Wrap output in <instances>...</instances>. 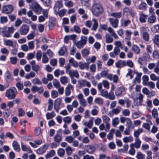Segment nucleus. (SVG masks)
Segmentation results:
<instances>
[{
    "instance_id": "obj_1",
    "label": "nucleus",
    "mask_w": 159,
    "mask_h": 159,
    "mask_svg": "<svg viewBox=\"0 0 159 159\" xmlns=\"http://www.w3.org/2000/svg\"><path fill=\"white\" fill-rule=\"evenodd\" d=\"M102 118L103 122L105 124V125L103 123L101 124L99 126V129L101 130H104L105 131H108L110 127V124L109 123L110 119L106 115L102 116Z\"/></svg>"
},
{
    "instance_id": "obj_2",
    "label": "nucleus",
    "mask_w": 159,
    "mask_h": 159,
    "mask_svg": "<svg viewBox=\"0 0 159 159\" xmlns=\"http://www.w3.org/2000/svg\"><path fill=\"white\" fill-rule=\"evenodd\" d=\"M17 93L16 89L13 87L7 89L5 93V96L9 99H14Z\"/></svg>"
},
{
    "instance_id": "obj_3",
    "label": "nucleus",
    "mask_w": 159,
    "mask_h": 159,
    "mask_svg": "<svg viewBox=\"0 0 159 159\" xmlns=\"http://www.w3.org/2000/svg\"><path fill=\"white\" fill-rule=\"evenodd\" d=\"M101 28L102 29L104 30H107L108 32L110 33L111 36L113 37L115 39H118V36L111 27H109L107 28V25H101Z\"/></svg>"
},
{
    "instance_id": "obj_4",
    "label": "nucleus",
    "mask_w": 159,
    "mask_h": 159,
    "mask_svg": "<svg viewBox=\"0 0 159 159\" xmlns=\"http://www.w3.org/2000/svg\"><path fill=\"white\" fill-rule=\"evenodd\" d=\"M78 83L79 87L81 88L86 86L90 88L91 86L90 83L84 79H80L78 80Z\"/></svg>"
},
{
    "instance_id": "obj_5",
    "label": "nucleus",
    "mask_w": 159,
    "mask_h": 159,
    "mask_svg": "<svg viewBox=\"0 0 159 159\" xmlns=\"http://www.w3.org/2000/svg\"><path fill=\"white\" fill-rule=\"evenodd\" d=\"M77 98L79 101L80 105L84 107L87 106V102L86 100L84 98V96L82 93H79L77 96Z\"/></svg>"
},
{
    "instance_id": "obj_6",
    "label": "nucleus",
    "mask_w": 159,
    "mask_h": 159,
    "mask_svg": "<svg viewBox=\"0 0 159 159\" xmlns=\"http://www.w3.org/2000/svg\"><path fill=\"white\" fill-rule=\"evenodd\" d=\"M29 30V26L25 24H23L19 30L20 34L21 35H25L28 32Z\"/></svg>"
},
{
    "instance_id": "obj_7",
    "label": "nucleus",
    "mask_w": 159,
    "mask_h": 159,
    "mask_svg": "<svg viewBox=\"0 0 159 159\" xmlns=\"http://www.w3.org/2000/svg\"><path fill=\"white\" fill-rule=\"evenodd\" d=\"M141 31L143 32L142 37L143 39L146 42H148L149 40V34L146 30V28L144 27H142L141 28Z\"/></svg>"
},
{
    "instance_id": "obj_8",
    "label": "nucleus",
    "mask_w": 159,
    "mask_h": 159,
    "mask_svg": "<svg viewBox=\"0 0 159 159\" xmlns=\"http://www.w3.org/2000/svg\"><path fill=\"white\" fill-rule=\"evenodd\" d=\"M125 88L122 86L117 88L115 91V94L117 97H121L123 96V93L125 92Z\"/></svg>"
},
{
    "instance_id": "obj_9",
    "label": "nucleus",
    "mask_w": 159,
    "mask_h": 159,
    "mask_svg": "<svg viewBox=\"0 0 159 159\" xmlns=\"http://www.w3.org/2000/svg\"><path fill=\"white\" fill-rule=\"evenodd\" d=\"M61 104V99L60 98H57L55 101L54 108L57 112H58Z\"/></svg>"
},
{
    "instance_id": "obj_10",
    "label": "nucleus",
    "mask_w": 159,
    "mask_h": 159,
    "mask_svg": "<svg viewBox=\"0 0 159 159\" xmlns=\"http://www.w3.org/2000/svg\"><path fill=\"white\" fill-rule=\"evenodd\" d=\"M30 6V8L33 10H41L42 9V7L35 1L31 3Z\"/></svg>"
},
{
    "instance_id": "obj_11",
    "label": "nucleus",
    "mask_w": 159,
    "mask_h": 159,
    "mask_svg": "<svg viewBox=\"0 0 159 159\" xmlns=\"http://www.w3.org/2000/svg\"><path fill=\"white\" fill-rule=\"evenodd\" d=\"M49 144L46 143L40 147L37 150V152L38 154H41L45 152L48 148Z\"/></svg>"
},
{
    "instance_id": "obj_12",
    "label": "nucleus",
    "mask_w": 159,
    "mask_h": 159,
    "mask_svg": "<svg viewBox=\"0 0 159 159\" xmlns=\"http://www.w3.org/2000/svg\"><path fill=\"white\" fill-rule=\"evenodd\" d=\"M108 70H107L102 71L100 73L102 77L107 78L109 80H111V74H108Z\"/></svg>"
},
{
    "instance_id": "obj_13",
    "label": "nucleus",
    "mask_w": 159,
    "mask_h": 159,
    "mask_svg": "<svg viewBox=\"0 0 159 159\" xmlns=\"http://www.w3.org/2000/svg\"><path fill=\"white\" fill-rule=\"evenodd\" d=\"M74 88L70 84H69L66 88L65 90V95L66 96L70 95L71 93L70 90H73Z\"/></svg>"
},
{
    "instance_id": "obj_14",
    "label": "nucleus",
    "mask_w": 159,
    "mask_h": 159,
    "mask_svg": "<svg viewBox=\"0 0 159 159\" xmlns=\"http://www.w3.org/2000/svg\"><path fill=\"white\" fill-rule=\"evenodd\" d=\"M78 66L80 69L81 70H83L85 69H88L89 68V64L88 63L80 61L79 63Z\"/></svg>"
},
{
    "instance_id": "obj_15",
    "label": "nucleus",
    "mask_w": 159,
    "mask_h": 159,
    "mask_svg": "<svg viewBox=\"0 0 159 159\" xmlns=\"http://www.w3.org/2000/svg\"><path fill=\"white\" fill-rule=\"evenodd\" d=\"M70 77H75L77 79L79 77V75L77 70H71L68 74Z\"/></svg>"
},
{
    "instance_id": "obj_16",
    "label": "nucleus",
    "mask_w": 159,
    "mask_h": 159,
    "mask_svg": "<svg viewBox=\"0 0 159 159\" xmlns=\"http://www.w3.org/2000/svg\"><path fill=\"white\" fill-rule=\"evenodd\" d=\"M121 110V108L120 106H117L115 108H113L111 111V112L109 113L110 116H113V115H117L120 113Z\"/></svg>"
},
{
    "instance_id": "obj_17",
    "label": "nucleus",
    "mask_w": 159,
    "mask_h": 159,
    "mask_svg": "<svg viewBox=\"0 0 159 159\" xmlns=\"http://www.w3.org/2000/svg\"><path fill=\"white\" fill-rule=\"evenodd\" d=\"M109 21L112 27L116 28L118 26V20L117 19L114 20L112 18H109Z\"/></svg>"
},
{
    "instance_id": "obj_18",
    "label": "nucleus",
    "mask_w": 159,
    "mask_h": 159,
    "mask_svg": "<svg viewBox=\"0 0 159 159\" xmlns=\"http://www.w3.org/2000/svg\"><path fill=\"white\" fill-rule=\"evenodd\" d=\"M86 151L89 154H92L95 151V148L93 145H88L85 146Z\"/></svg>"
},
{
    "instance_id": "obj_19",
    "label": "nucleus",
    "mask_w": 159,
    "mask_h": 159,
    "mask_svg": "<svg viewBox=\"0 0 159 159\" xmlns=\"http://www.w3.org/2000/svg\"><path fill=\"white\" fill-rule=\"evenodd\" d=\"M116 66L117 68H121L126 66V62L124 61L120 60L116 63Z\"/></svg>"
},
{
    "instance_id": "obj_20",
    "label": "nucleus",
    "mask_w": 159,
    "mask_h": 159,
    "mask_svg": "<svg viewBox=\"0 0 159 159\" xmlns=\"http://www.w3.org/2000/svg\"><path fill=\"white\" fill-rule=\"evenodd\" d=\"M141 143V141L139 138H136L135 142L134 143H132L130 144H133V147H135L136 148H140Z\"/></svg>"
},
{
    "instance_id": "obj_21",
    "label": "nucleus",
    "mask_w": 159,
    "mask_h": 159,
    "mask_svg": "<svg viewBox=\"0 0 159 159\" xmlns=\"http://www.w3.org/2000/svg\"><path fill=\"white\" fill-rule=\"evenodd\" d=\"M132 49L135 54H138L140 53V49L139 47L136 45H133L132 46Z\"/></svg>"
},
{
    "instance_id": "obj_22",
    "label": "nucleus",
    "mask_w": 159,
    "mask_h": 159,
    "mask_svg": "<svg viewBox=\"0 0 159 159\" xmlns=\"http://www.w3.org/2000/svg\"><path fill=\"white\" fill-rule=\"evenodd\" d=\"M83 125L90 129L92 127L93 122V120H90L88 122H83Z\"/></svg>"
},
{
    "instance_id": "obj_23",
    "label": "nucleus",
    "mask_w": 159,
    "mask_h": 159,
    "mask_svg": "<svg viewBox=\"0 0 159 159\" xmlns=\"http://www.w3.org/2000/svg\"><path fill=\"white\" fill-rule=\"evenodd\" d=\"M89 0H81L82 6L84 7L86 9L90 6V4L89 3Z\"/></svg>"
},
{
    "instance_id": "obj_24",
    "label": "nucleus",
    "mask_w": 159,
    "mask_h": 159,
    "mask_svg": "<svg viewBox=\"0 0 159 159\" xmlns=\"http://www.w3.org/2000/svg\"><path fill=\"white\" fill-rule=\"evenodd\" d=\"M56 19L53 18L51 17L49 22V26L50 28H52L55 26Z\"/></svg>"
},
{
    "instance_id": "obj_25",
    "label": "nucleus",
    "mask_w": 159,
    "mask_h": 159,
    "mask_svg": "<svg viewBox=\"0 0 159 159\" xmlns=\"http://www.w3.org/2000/svg\"><path fill=\"white\" fill-rule=\"evenodd\" d=\"M61 83L63 84H65L68 82V78L65 76L61 77L60 78Z\"/></svg>"
},
{
    "instance_id": "obj_26",
    "label": "nucleus",
    "mask_w": 159,
    "mask_h": 159,
    "mask_svg": "<svg viewBox=\"0 0 159 159\" xmlns=\"http://www.w3.org/2000/svg\"><path fill=\"white\" fill-rule=\"evenodd\" d=\"M106 42L107 43H111L113 41V38L108 34H106L105 36Z\"/></svg>"
},
{
    "instance_id": "obj_27",
    "label": "nucleus",
    "mask_w": 159,
    "mask_h": 159,
    "mask_svg": "<svg viewBox=\"0 0 159 159\" xmlns=\"http://www.w3.org/2000/svg\"><path fill=\"white\" fill-rule=\"evenodd\" d=\"M7 29L8 33H6L5 35H6V37H10L11 36L10 34L11 33H12L14 32V29L13 27H9L8 28H7Z\"/></svg>"
},
{
    "instance_id": "obj_28",
    "label": "nucleus",
    "mask_w": 159,
    "mask_h": 159,
    "mask_svg": "<svg viewBox=\"0 0 159 159\" xmlns=\"http://www.w3.org/2000/svg\"><path fill=\"white\" fill-rule=\"evenodd\" d=\"M12 146L14 149L16 151L18 152H19L20 150V145L16 141H14L12 143Z\"/></svg>"
},
{
    "instance_id": "obj_29",
    "label": "nucleus",
    "mask_w": 159,
    "mask_h": 159,
    "mask_svg": "<svg viewBox=\"0 0 159 159\" xmlns=\"http://www.w3.org/2000/svg\"><path fill=\"white\" fill-rule=\"evenodd\" d=\"M31 90L33 92H34L36 91L42 92L43 91V89L42 87H38L37 86H33L31 89Z\"/></svg>"
},
{
    "instance_id": "obj_30",
    "label": "nucleus",
    "mask_w": 159,
    "mask_h": 159,
    "mask_svg": "<svg viewBox=\"0 0 159 159\" xmlns=\"http://www.w3.org/2000/svg\"><path fill=\"white\" fill-rule=\"evenodd\" d=\"M62 136L58 134H56L54 137V140L57 143H60L62 140Z\"/></svg>"
},
{
    "instance_id": "obj_31",
    "label": "nucleus",
    "mask_w": 159,
    "mask_h": 159,
    "mask_svg": "<svg viewBox=\"0 0 159 159\" xmlns=\"http://www.w3.org/2000/svg\"><path fill=\"white\" fill-rule=\"evenodd\" d=\"M152 123L151 121H148V123H143L142 126L146 129L149 130L150 129V126L152 125Z\"/></svg>"
},
{
    "instance_id": "obj_32",
    "label": "nucleus",
    "mask_w": 159,
    "mask_h": 159,
    "mask_svg": "<svg viewBox=\"0 0 159 159\" xmlns=\"http://www.w3.org/2000/svg\"><path fill=\"white\" fill-rule=\"evenodd\" d=\"M36 76L35 73L33 71H30L29 74H27L25 76L27 79H29L30 78H34Z\"/></svg>"
},
{
    "instance_id": "obj_33",
    "label": "nucleus",
    "mask_w": 159,
    "mask_h": 159,
    "mask_svg": "<svg viewBox=\"0 0 159 159\" xmlns=\"http://www.w3.org/2000/svg\"><path fill=\"white\" fill-rule=\"evenodd\" d=\"M55 154V152L54 150H51L45 156L46 159H48L54 156Z\"/></svg>"
},
{
    "instance_id": "obj_34",
    "label": "nucleus",
    "mask_w": 159,
    "mask_h": 159,
    "mask_svg": "<svg viewBox=\"0 0 159 159\" xmlns=\"http://www.w3.org/2000/svg\"><path fill=\"white\" fill-rule=\"evenodd\" d=\"M148 16L143 14L140 15L139 17V20L141 23H144L146 21V19L147 18Z\"/></svg>"
},
{
    "instance_id": "obj_35",
    "label": "nucleus",
    "mask_w": 159,
    "mask_h": 159,
    "mask_svg": "<svg viewBox=\"0 0 159 159\" xmlns=\"http://www.w3.org/2000/svg\"><path fill=\"white\" fill-rule=\"evenodd\" d=\"M69 62L71 63L72 66L75 68L79 66V64H78V62L74 60V58H72L69 59Z\"/></svg>"
},
{
    "instance_id": "obj_36",
    "label": "nucleus",
    "mask_w": 159,
    "mask_h": 159,
    "mask_svg": "<svg viewBox=\"0 0 159 159\" xmlns=\"http://www.w3.org/2000/svg\"><path fill=\"white\" fill-rule=\"evenodd\" d=\"M56 116V114L54 111L51 113H47L46 114V116L47 119H50Z\"/></svg>"
},
{
    "instance_id": "obj_37",
    "label": "nucleus",
    "mask_w": 159,
    "mask_h": 159,
    "mask_svg": "<svg viewBox=\"0 0 159 159\" xmlns=\"http://www.w3.org/2000/svg\"><path fill=\"white\" fill-rule=\"evenodd\" d=\"M143 131V129L142 128H139L137 130L135 131L134 133V136L136 138H138V137L139 136V134L142 132Z\"/></svg>"
},
{
    "instance_id": "obj_38",
    "label": "nucleus",
    "mask_w": 159,
    "mask_h": 159,
    "mask_svg": "<svg viewBox=\"0 0 159 159\" xmlns=\"http://www.w3.org/2000/svg\"><path fill=\"white\" fill-rule=\"evenodd\" d=\"M115 130L114 129H111L109 133L107 135V139L110 140L113 138V134L114 133Z\"/></svg>"
},
{
    "instance_id": "obj_39",
    "label": "nucleus",
    "mask_w": 159,
    "mask_h": 159,
    "mask_svg": "<svg viewBox=\"0 0 159 159\" xmlns=\"http://www.w3.org/2000/svg\"><path fill=\"white\" fill-rule=\"evenodd\" d=\"M135 152V150L134 148L133 147V144H130V149L129 151V153L131 155H134Z\"/></svg>"
},
{
    "instance_id": "obj_40",
    "label": "nucleus",
    "mask_w": 159,
    "mask_h": 159,
    "mask_svg": "<svg viewBox=\"0 0 159 159\" xmlns=\"http://www.w3.org/2000/svg\"><path fill=\"white\" fill-rule=\"evenodd\" d=\"M92 9H93L101 10L102 9V7L101 5L99 3L94 4L93 5Z\"/></svg>"
},
{
    "instance_id": "obj_41",
    "label": "nucleus",
    "mask_w": 159,
    "mask_h": 159,
    "mask_svg": "<svg viewBox=\"0 0 159 159\" xmlns=\"http://www.w3.org/2000/svg\"><path fill=\"white\" fill-rule=\"evenodd\" d=\"M57 153L59 156L62 157L65 154V151L63 149L60 148L58 150Z\"/></svg>"
},
{
    "instance_id": "obj_42",
    "label": "nucleus",
    "mask_w": 159,
    "mask_h": 159,
    "mask_svg": "<svg viewBox=\"0 0 159 159\" xmlns=\"http://www.w3.org/2000/svg\"><path fill=\"white\" fill-rule=\"evenodd\" d=\"M81 53L83 57H84L89 55V51L87 49H84L81 51Z\"/></svg>"
},
{
    "instance_id": "obj_43",
    "label": "nucleus",
    "mask_w": 159,
    "mask_h": 159,
    "mask_svg": "<svg viewBox=\"0 0 159 159\" xmlns=\"http://www.w3.org/2000/svg\"><path fill=\"white\" fill-rule=\"evenodd\" d=\"M123 140L124 142L125 143L130 142L133 141V138L131 136L126 137L123 139Z\"/></svg>"
},
{
    "instance_id": "obj_44",
    "label": "nucleus",
    "mask_w": 159,
    "mask_h": 159,
    "mask_svg": "<svg viewBox=\"0 0 159 159\" xmlns=\"http://www.w3.org/2000/svg\"><path fill=\"white\" fill-rule=\"evenodd\" d=\"M4 44L9 46L13 47V43L12 41L11 40H4Z\"/></svg>"
},
{
    "instance_id": "obj_45",
    "label": "nucleus",
    "mask_w": 159,
    "mask_h": 159,
    "mask_svg": "<svg viewBox=\"0 0 159 159\" xmlns=\"http://www.w3.org/2000/svg\"><path fill=\"white\" fill-rule=\"evenodd\" d=\"M94 22L93 25L92 29L94 30H96L98 26V23L97 20L95 19H93L92 20Z\"/></svg>"
},
{
    "instance_id": "obj_46",
    "label": "nucleus",
    "mask_w": 159,
    "mask_h": 159,
    "mask_svg": "<svg viewBox=\"0 0 159 159\" xmlns=\"http://www.w3.org/2000/svg\"><path fill=\"white\" fill-rule=\"evenodd\" d=\"M62 6V4L61 2H57L55 4L54 8L56 10H59Z\"/></svg>"
},
{
    "instance_id": "obj_47",
    "label": "nucleus",
    "mask_w": 159,
    "mask_h": 159,
    "mask_svg": "<svg viewBox=\"0 0 159 159\" xmlns=\"http://www.w3.org/2000/svg\"><path fill=\"white\" fill-rule=\"evenodd\" d=\"M93 107L94 108L91 110V113L93 116H96L98 113V107L96 106H93Z\"/></svg>"
},
{
    "instance_id": "obj_48",
    "label": "nucleus",
    "mask_w": 159,
    "mask_h": 159,
    "mask_svg": "<svg viewBox=\"0 0 159 159\" xmlns=\"http://www.w3.org/2000/svg\"><path fill=\"white\" fill-rule=\"evenodd\" d=\"M73 150V149L72 148L70 147L69 146L67 147L66 148L67 155L68 156L72 154Z\"/></svg>"
},
{
    "instance_id": "obj_49",
    "label": "nucleus",
    "mask_w": 159,
    "mask_h": 159,
    "mask_svg": "<svg viewBox=\"0 0 159 159\" xmlns=\"http://www.w3.org/2000/svg\"><path fill=\"white\" fill-rule=\"evenodd\" d=\"M21 149L23 151L28 152L29 153L32 152L31 150L29 148L26 147L25 145L21 144Z\"/></svg>"
},
{
    "instance_id": "obj_50",
    "label": "nucleus",
    "mask_w": 159,
    "mask_h": 159,
    "mask_svg": "<svg viewBox=\"0 0 159 159\" xmlns=\"http://www.w3.org/2000/svg\"><path fill=\"white\" fill-rule=\"evenodd\" d=\"M96 59V57L94 56H92L90 57L87 58L86 60L89 63H94L95 62Z\"/></svg>"
},
{
    "instance_id": "obj_51",
    "label": "nucleus",
    "mask_w": 159,
    "mask_h": 159,
    "mask_svg": "<svg viewBox=\"0 0 159 159\" xmlns=\"http://www.w3.org/2000/svg\"><path fill=\"white\" fill-rule=\"evenodd\" d=\"M135 72L129 69L128 70V72L126 75V77L130 76V79H132L133 77V75L135 74Z\"/></svg>"
},
{
    "instance_id": "obj_52",
    "label": "nucleus",
    "mask_w": 159,
    "mask_h": 159,
    "mask_svg": "<svg viewBox=\"0 0 159 159\" xmlns=\"http://www.w3.org/2000/svg\"><path fill=\"white\" fill-rule=\"evenodd\" d=\"M52 83L53 86L56 88H58L60 86H61L60 83L58 80L56 79H54Z\"/></svg>"
},
{
    "instance_id": "obj_53",
    "label": "nucleus",
    "mask_w": 159,
    "mask_h": 159,
    "mask_svg": "<svg viewBox=\"0 0 159 159\" xmlns=\"http://www.w3.org/2000/svg\"><path fill=\"white\" fill-rule=\"evenodd\" d=\"M77 47L79 49H81L83 47L84 45H85L83 44L82 41H79L75 43Z\"/></svg>"
},
{
    "instance_id": "obj_54",
    "label": "nucleus",
    "mask_w": 159,
    "mask_h": 159,
    "mask_svg": "<svg viewBox=\"0 0 159 159\" xmlns=\"http://www.w3.org/2000/svg\"><path fill=\"white\" fill-rule=\"evenodd\" d=\"M119 123V118L116 117L114 118L112 120V125L115 126L116 125H118Z\"/></svg>"
},
{
    "instance_id": "obj_55",
    "label": "nucleus",
    "mask_w": 159,
    "mask_h": 159,
    "mask_svg": "<svg viewBox=\"0 0 159 159\" xmlns=\"http://www.w3.org/2000/svg\"><path fill=\"white\" fill-rule=\"evenodd\" d=\"M131 34L132 33L129 30H126L125 31V34L126 36L125 38V40H130Z\"/></svg>"
},
{
    "instance_id": "obj_56",
    "label": "nucleus",
    "mask_w": 159,
    "mask_h": 159,
    "mask_svg": "<svg viewBox=\"0 0 159 159\" xmlns=\"http://www.w3.org/2000/svg\"><path fill=\"white\" fill-rule=\"evenodd\" d=\"M100 93L101 95L103 97H106L108 96V92L106 89H102L100 90Z\"/></svg>"
},
{
    "instance_id": "obj_57",
    "label": "nucleus",
    "mask_w": 159,
    "mask_h": 159,
    "mask_svg": "<svg viewBox=\"0 0 159 159\" xmlns=\"http://www.w3.org/2000/svg\"><path fill=\"white\" fill-rule=\"evenodd\" d=\"M110 16L116 18H120L121 16V13L120 12L112 13Z\"/></svg>"
},
{
    "instance_id": "obj_58",
    "label": "nucleus",
    "mask_w": 159,
    "mask_h": 159,
    "mask_svg": "<svg viewBox=\"0 0 159 159\" xmlns=\"http://www.w3.org/2000/svg\"><path fill=\"white\" fill-rule=\"evenodd\" d=\"M130 113V111L127 109H125L122 111V115L124 116H129Z\"/></svg>"
},
{
    "instance_id": "obj_59",
    "label": "nucleus",
    "mask_w": 159,
    "mask_h": 159,
    "mask_svg": "<svg viewBox=\"0 0 159 159\" xmlns=\"http://www.w3.org/2000/svg\"><path fill=\"white\" fill-rule=\"evenodd\" d=\"M74 139L71 136H67L65 138V140L69 143H72Z\"/></svg>"
},
{
    "instance_id": "obj_60",
    "label": "nucleus",
    "mask_w": 159,
    "mask_h": 159,
    "mask_svg": "<svg viewBox=\"0 0 159 159\" xmlns=\"http://www.w3.org/2000/svg\"><path fill=\"white\" fill-rule=\"evenodd\" d=\"M151 79L153 81L158 80L159 77H157L155 74L152 73L150 75Z\"/></svg>"
},
{
    "instance_id": "obj_61",
    "label": "nucleus",
    "mask_w": 159,
    "mask_h": 159,
    "mask_svg": "<svg viewBox=\"0 0 159 159\" xmlns=\"http://www.w3.org/2000/svg\"><path fill=\"white\" fill-rule=\"evenodd\" d=\"M148 20L149 23H153L156 20V17L154 16H152L148 17Z\"/></svg>"
},
{
    "instance_id": "obj_62",
    "label": "nucleus",
    "mask_w": 159,
    "mask_h": 159,
    "mask_svg": "<svg viewBox=\"0 0 159 159\" xmlns=\"http://www.w3.org/2000/svg\"><path fill=\"white\" fill-rule=\"evenodd\" d=\"M94 102L97 104H102L103 103V100L100 98H96L94 100Z\"/></svg>"
},
{
    "instance_id": "obj_63",
    "label": "nucleus",
    "mask_w": 159,
    "mask_h": 159,
    "mask_svg": "<svg viewBox=\"0 0 159 159\" xmlns=\"http://www.w3.org/2000/svg\"><path fill=\"white\" fill-rule=\"evenodd\" d=\"M66 51V48L65 47H62L59 52V54L60 55H63Z\"/></svg>"
},
{
    "instance_id": "obj_64",
    "label": "nucleus",
    "mask_w": 159,
    "mask_h": 159,
    "mask_svg": "<svg viewBox=\"0 0 159 159\" xmlns=\"http://www.w3.org/2000/svg\"><path fill=\"white\" fill-rule=\"evenodd\" d=\"M152 56L154 58L158 59L159 58V53L157 51L155 50L153 52Z\"/></svg>"
}]
</instances>
